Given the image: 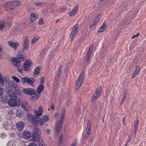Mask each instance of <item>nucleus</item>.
<instances>
[{"mask_svg":"<svg viewBox=\"0 0 146 146\" xmlns=\"http://www.w3.org/2000/svg\"><path fill=\"white\" fill-rule=\"evenodd\" d=\"M44 87L43 85H40L36 89V92L34 94L35 96H33L32 99L34 100H37L40 96V93L42 92Z\"/></svg>","mask_w":146,"mask_h":146,"instance_id":"f257e3e1","label":"nucleus"},{"mask_svg":"<svg viewBox=\"0 0 146 146\" xmlns=\"http://www.w3.org/2000/svg\"><path fill=\"white\" fill-rule=\"evenodd\" d=\"M33 63L30 60H26L25 62L24 65L23 66V70L25 71H29L31 70V67Z\"/></svg>","mask_w":146,"mask_h":146,"instance_id":"f03ea898","label":"nucleus"},{"mask_svg":"<svg viewBox=\"0 0 146 146\" xmlns=\"http://www.w3.org/2000/svg\"><path fill=\"white\" fill-rule=\"evenodd\" d=\"M19 102H20V100L17 97L16 99L13 98L10 99L9 101L8 104L10 106L14 107L17 106Z\"/></svg>","mask_w":146,"mask_h":146,"instance_id":"7ed1b4c3","label":"nucleus"},{"mask_svg":"<svg viewBox=\"0 0 146 146\" xmlns=\"http://www.w3.org/2000/svg\"><path fill=\"white\" fill-rule=\"evenodd\" d=\"M78 24H76L73 27L72 30L70 35L71 41H72L73 40L74 37L76 35L77 32L78 28Z\"/></svg>","mask_w":146,"mask_h":146,"instance_id":"20e7f679","label":"nucleus"},{"mask_svg":"<svg viewBox=\"0 0 146 146\" xmlns=\"http://www.w3.org/2000/svg\"><path fill=\"white\" fill-rule=\"evenodd\" d=\"M63 121H61V120L58 121L56 123V125L55 127V133L58 134L59 131L61 129L63 124Z\"/></svg>","mask_w":146,"mask_h":146,"instance_id":"39448f33","label":"nucleus"},{"mask_svg":"<svg viewBox=\"0 0 146 146\" xmlns=\"http://www.w3.org/2000/svg\"><path fill=\"white\" fill-rule=\"evenodd\" d=\"M91 122L90 120L88 121L87 123V127L86 129L87 133L84 135L85 137L87 139L89 137L91 134Z\"/></svg>","mask_w":146,"mask_h":146,"instance_id":"423d86ee","label":"nucleus"},{"mask_svg":"<svg viewBox=\"0 0 146 146\" xmlns=\"http://www.w3.org/2000/svg\"><path fill=\"white\" fill-rule=\"evenodd\" d=\"M84 73L82 72L78 80L77 81L76 86L77 88H79L81 86L82 83L84 80Z\"/></svg>","mask_w":146,"mask_h":146,"instance_id":"0eeeda50","label":"nucleus"},{"mask_svg":"<svg viewBox=\"0 0 146 146\" xmlns=\"http://www.w3.org/2000/svg\"><path fill=\"white\" fill-rule=\"evenodd\" d=\"M22 107L24 109L27 111H29L31 110V108L29 104L26 101H23L22 103Z\"/></svg>","mask_w":146,"mask_h":146,"instance_id":"6e6552de","label":"nucleus"},{"mask_svg":"<svg viewBox=\"0 0 146 146\" xmlns=\"http://www.w3.org/2000/svg\"><path fill=\"white\" fill-rule=\"evenodd\" d=\"M23 91L24 93L28 95H33V96H35V90L31 88L24 89H23Z\"/></svg>","mask_w":146,"mask_h":146,"instance_id":"1a4fd4ad","label":"nucleus"},{"mask_svg":"<svg viewBox=\"0 0 146 146\" xmlns=\"http://www.w3.org/2000/svg\"><path fill=\"white\" fill-rule=\"evenodd\" d=\"M49 120V116L48 115H44L39 120L38 123L40 126L43 125L45 122Z\"/></svg>","mask_w":146,"mask_h":146,"instance_id":"9d476101","label":"nucleus"},{"mask_svg":"<svg viewBox=\"0 0 146 146\" xmlns=\"http://www.w3.org/2000/svg\"><path fill=\"white\" fill-rule=\"evenodd\" d=\"M29 39L28 36H26L25 37L24 41L23 44V49L24 51L27 50L29 48Z\"/></svg>","mask_w":146,"mask_h":146,"instance_id":"9b49d317","label":"nucleus"},{"mask_svg":"<svg viewBox=\"0 0 146 146\" xmlns=\"http://www.w3.org/2000/svg\"><path fill=\"white\" fill-rule=\"evenodd\" d=\"M8 44L10 47L13 48L15 50L17 49L19 45L18 42H13L12 41H9L8 42Z\"/></svg>","mask_w":146,"mask_h":146,"instance_id":"f8f14e48","label":"nucleus"},{"mask_svg":"<svg viewBox=\"0 0 146 146\" xmlns=\"http://www.w3.org/2000/svg\"><path fill=\"white\" fill-rule=\"evenodd\" d=\"M11 61L13 64L17 67H19L21 65L20 61L16 57L12 58Z\"/></svg>","mask_w":146,"mask_h":146,"instance_id":"ddd939ff","label":"nucleus"},{"mask_svg":"<svg viewBox=\"0 0 146 146\" xmlns=\"http://www.w3.org/2000/svg\"><path fill=\"white\" fill-rule=\"evenodd\" d=\"M43 112V110L42 106L39 107L38 111L36 110H34V113L35 116L38 117L42 115Z\"/></svg>","mask_w":146,"mask_h":146,"instance_id":"4468645a","label":"nucleus"},{"mask_svg":"<svg viewBox=\"0 0 146 146\" xmlns=\"http://www.w3.org/2000/svg\"><path fill=\"white\" fill-rule=\"evenodd\" d=\"M140 67L139 66H137L135 67V70L132 74V78H135L138 75L140 71Z\"/></svg>","mask_w":146,"mask_h":146,"instance_id":"2eb2a0df","label":"nucleus"},{"mask_svg":"<svg viewBox=\"0 0 146 146\" xmlns=\"http://www.w3.org/2000/svg\"><path fill=\"white\" fill-rule=\"evenodd\" d=\"M40 138V135H38L34 133L32 134L31 141L33 142H36L39 141Z\"/></svg>","mask_w":146,"mask_h":146,"instance_id":"dca6fc26","label":"nucleus"},{"mask_svg":"<svg viewBox=\"0 0 146 146\" xmlns=\"http://www.w3.org/2000/svg\"><path fill=\"white\" fill-rule=\"evenodd\" d=\"M8 96L12 98L17 99V95L15 92L11 90H9L8 91Z\"/></svg>","mask_w":146,"mask_h":146,"instance_id":"f3484780","label":"nucleus"},{"mask_svg":"<svg viewBox=\"0 0 146 146\" xmlns=\"http://www.w3.org/2000/svg\"><path fill=\"white\" fill-rule=\"evenodd\" d=\"M18 59L20 61H23L26 59V56L24 55V54L22 53L21 52H19L17 55Z\"/></svg>","mask_w":146,"mask_h":146,"instance_id":"a211bd4d","label":"nucleus"},{"mask_svg":"<svg viewBox=\"0 0 146 146\" xmlns=\"http://www.w3.org/2000/svg\"><path fill=\"white\" fill-rule=\"evenodd\" d=\"M25 126V124L22 121L18 122L17 125V127L18 130L21 131L23 129Z\"/></svg>","mask_w":146,"mask_h":146,"instance_id":"6ab92c4d","label":"nucleus"},{"mask_svg":"<svg viewBox=\"0 0 146 146\" xmlns=\"http://www.w3.org/2000/svg\"><path fill=\"white\" fill-rule=\"evenodd\" d=\"M66 113V110L65 108H62V112L60 117V120L61 121H64V117Z\"/></svg>","mask_w":146,"mask_h":146,"instance_id":"aec40b11","label":"nucleus"},{"mask_svg":"<svg viewBox=\"0 0 146 146\" xmlns=\"http://www.w3.org/2000/svg\"><path fill=\"white\" fill-rule=\"evenodd\" d=\"M23 137L26 139H29L31 136V133L29 131H25L22 134Z\"/></svg>","mask_w":146,"mask_h":146,"instance_id":"412c9836","label":"nucleus"},{"mask_svg":"<svg viewBox=\"0 0 146 146\" xmlns=\"http://www.w3.org/2000/svg\"><path fill=\"white\" fill-rule=\"evenodd\" d=\"M23 79L25 82L30 84L32 86H33L35 85L34 82L31 79L27 77H25Z\"/></svg>","mask_w":146,"mask_h":146,"instance_id":"4be33fe9","label":"nucleus"},{"mask_svg":"<svg viewBox=\"0 0 146 146\" xmlns=\"http://www.w3.org/2000/svg\"><path fill=\"white\" fill-rule=\"evenodd\" d=\"M78 6L76 5L73 9L72 11L69 14V15L70 16H74L76 14L78 9Z\"/></svg>","mask_w":146,"mask_h":146,"instance_id":"5701e85b","label":"nucleus"},{"mask_svg":"<svg viewBox=\"0 0 146 146\" xmlns=\"http://www.w3.org/2000/svg\"><path fill=\"white\" fill-rule=\"evenodd\" d=\"M38 17V15L36 13H33L31 14L30 16V20L33 21L36 20Z\"/></svg>","mask_w":146,"mask_h":146,"instance_id":"b1692460","label":"nucleus"},{"mask_svg":"<svg viewBox=\"0 0 146 146\" xmlns=\"http://www.w3.org/2000/svg\"><path fill=\"white\" fill-rule=\"evenodd\" d=\"M66 8L58 9L56 10L55 13H56V15H59L62 13V12L66 11Z\"/></svg>","mask_w":146,"mask_h":146,"instance_id":"393cba45","label":"nucleus"},{"mask_svg":"<svg viewBox=\"0 0 146 146\" xmlns=\"http://www.w3.org/2000/svg\"><path fill=\"white\" fill-rule=\"evenodd\" d=\"M28 117L29 118V121L30 122L33 123L35 121V116L31 114H29L28 115Z\"/></svg>","mask_w":146,"mask_h":146,"instance_id":"a878e982","label":"nucleus"},{"mask_svg":"<svg viewBox=\"0 0 146 146\" xmlns=\"http://www.w3.org/2000/svg\"><path fill=\"white\" fill-rule=\"evenodd\" d=\"M106 29V24L104 23L102 26L98 30V33L103 32Z\"/></svg>","mask_w":146,"mask_h":146,"instance_id":"bb28decb","label":"nucleus"},{"mask_svg":"<svg viewBox=\"0 0 146 146\" xmlns=\"http://www.w3.org/2000/svg\"><path fill=\"white\" fill-rule=\"evenodd\" d=\"M14 90L15 93L18 95L21 96L22 94L21 90L17 87H14Z\"/></svg>","mask_w":146,"mask_h":146,"instance_id":"cd10ccee","label":"nucleus"},{"mask_svg":"<svg viewBox=\"0 0 146 146\" xmlns=\"http://www.w3.org/2000/svg\"><path fill=\"white\" fill-rule=\"evenodd\" d=\"M139 123V121L137 119L134 122V127L135 129V135L136 132L137 130V129L138 127V125Z\"/></svg>","mask_w":146,"mask_h":146,"instance_id":"c85d7f7f","label":"nucleus"},{"mask_svg":"<svg viewBox=\"0 0 146 146\" xmlns=\"http://www.w3.org/2000/svg\"><path fill=\"white\" fill-rule=\"evenodd\" d=\"M102 88L101 86L98 87L96 90V95L100 96L101 94Z\"/></svg>","mask_w":146,"mask_h":146,"instance_id":"c756f323","label":"nucleus"},{"mask_svg":"<svg viewBox=\"0 0 146 146\" xmlns=\"http://www.w3.org/2000/svg\"><path fill=\"white\" fill-rule=\"evenodd\" d=\"M23 112L20 109L17 110L16 113L17 115L20 117H21L23 116Z\"/></svg>","mask_w":146,"mask_h":146,"instance_id":"7c9ffc66","label":"nucleus"},{"mask_svg":"<svg viewBox=\"0 0 146 146\" xmlns=\"http://www.w3.org/2000/svg\"><path fill=\"white\" fill-rule=\"evenodd\" d=\"M41 133V131L38 128H36L34 130L33 133L38 135H40Z\"/></svg>","mask_w":146,"mask_h":146,"instance_id":"2f4dec72","label":"nucleus"},{"mask_svg":"<svg viewBox=\"0 0 146 146\" xmlns=\"http://www.w3.org/2000/svg\"><path fill=\"white\" fill-rule=\"evenodd\" d=\"M16 142L14 141H11L7 143V146H16Z\"/></svg>","mask_w":146,"mask_h":146,"instance_id":"473e14b6","label":"nucleus"},{"mask_svg":"<svg viewBox=\"0 0 146 146\" xmlns=\"http://www.w3.org/2000/svg\"><path fill=\"white\" fill-rule=\"evenodd\" d=\"M45 5V3H42L40 2H36L35 3V5L36 7L43 6Z\"/></svg>","mask_w":146,"mask_h":146,"instance_id":"72a5a7b5","label":"nucleus"},{"mask_svg":"<svg viewBox=\"0 0 146 146\" xmlns=\"http://www.w3.org/2000/svg\"><path fill=\"white\" fill-rule=\"evenodd\" d=\"M40 70V69L39 67L37 66L35 69V71L34 72V74L36 75L39 74Z\"/></svg>","mask_w":146,"mask_h":146,"instance_id":"f704fd0d","label":"nucleus"},{"mask_svg":"<svg viewBox=\"0 0 146 146\" xmlns=\"http://www.w3.org/2000/svg\"><path fill=\"white\" fill-rule=\"evenodd\" d=\"M39 39L38 36L35 37L33 39L31 42V44L33 45L34 43L36 42Z\"/></svg>","mask_w":146,"mask_h":146,"instance_id":"c9c22d12","label":"nucleus"},{"mask_svg":"<svg viewBox=\"0 0 146 146\" xmlns=\"http://www.w3.org/2000/svg\"><path fill=\"white\" fill-rule=\"evenodd\" d=\"M12 1V5L17 6L20 4V2L18 1Z\"/></svg>","mask_w":146,"mask_h":146,"instance_id":"e433bc0d","label":"nucleus"},{"mask_svg":"<svg viewBox=\"0 0 146 146\" xmlns=\"http://www.w3.org/2000/svg\"><path fill=\"white\" fill-rule=\"evenodd\" d=\"M100 96L96 95H94L93 96L92 98V101H94L95 100H96Z\"/></svg>","mask_w":146,"mask_h":146,"instance_id":"4c0bfd02","label":"nucleus"},{"mask_svg":"<svg viewBox=\"0 0 146 146\" xmlns=\"http://www.w3.org/2000/svg\"><path fill=\"white\" fill-rule=\"evenodd\" d=\"M12 78L17 83H19V79L18 78L14 76H12Z\"/></svg>","mask_w":146,"mask_h":146,"instance_id":"58836bf2","label":"nucleus"},{"mask_svg":"<svg viewBox=\"0 0 146 146\" xmlns=\"http://www.w3.org/2000/svg\"><path fill=\"white\" fill-rule=\"evenodd\" d=\"M5 25L3 21L0 22V30H2Z\"/></svg>","mask_w":146,"mask_h":146,"instance_id":"ea45409f","label":"nucleus"},{"mask_svg":"<svg viewBox=\"0 0 146 146\" xmlns=\"http://www.w3.org/2000/svg\"><path fill=\"white\" fill-rule=\"evenodd\" d=\"M4 128L6 130H7L9 127V125L7 123H5L3 125Z\"/></svg>","mask_w":146,"mask_h":146,"instance_id":"a19ab883","label":"nucleus"},{"mask_svg":"<svg viewBox=\"0 0 146 146\" xmlns=\"http://www.w3.org/2000/svg\"><path fill=\"white\" fill-rule=\"evenodd\" d=\"M4 82L3 79V78L0 72V83H1L2 84H4Z\"/></svg>","mask_w":146,"mask_h":146,"instance_id":"79ce46f5","label":"nucleus"},{"mask_svg":"<svg viewBox=\"0 0 146 146\" xmlns=\"http://www.w3.org/2000/svg\"><path fill=\"white\" fill-rule=\"evenodd\" d=\"M44 23V22L43 19L42 18H40L38 21V24L40 25H43Z\"/></svg>","mask_w":146,"mask_h":146,"instance_id":"37998d69","label":"nucleus"},{"mask_svg":"<svg viewBox=\"0 0 146 146\" xmlns=\"http://www.w3.org/2000/svg\"><path fill=\"white\" fill-rule=\"evenodd\" d=\"M7 136V135L6 134H5L4 133H2L0 134V137L1 139H3L5 138Z\"/></svg>","mask_w":146,"mask_h":146,"instance_id":"c03bdc74","label":"nucleus"},{"mask_svg":"<svg viewBox=\"0 0 146 146\" xmlns=\"http://www.w3.org/2000/svg\"><path fill=\"white\" fill-rule=\"evenodd\" d=\"M11 5H12V1L9 2L5 4V6L6 7L11 6Z\"/></svg>","mask_w":146,"mask_h":146,"instance_id":"a18cd8bd","label":"nucleus"},{"mask_svg":"<svg viewBox=\"0 0 146 146\" xmlns=\"http://www.w3.org/2000/svg\"><path fill=\"white\" fill-rule=\"evenodd\" d=\"M45 78L44 77H42L41 78V80L40 82V84L42 85L43 84L44 82Z\"/></svg>","mask_w":146,"mask_h":146,"instance_id":"49530a36","label":"nucleus"},{"mask_svg":"<svg viewBox=\"0 0 146 146\" xmlns=\"http://www.w3.org/2000/svg\"><path fill=\"white\" fill-rule=\"evenodd\" d=\"M77 143V140L75 139V140L72 144L71 146H75Z\"/></svg>","mask_w":146,"mask_h":146,"instance_id":"de8ad7c7","label":"nucleus"},{"mask_svg":"<svg viewBox=\"0 0 146 146\" xmlns=\"http://www.w3.org/2000/svg\"><path fill=\"white\" fill-rule=\"evenodd\" d=\"M3 94V88L0 87V96H2Z\"/></svg>","mask_w":146,"mask_h":146,"instance_id":"09e8293b","label":"nucleus"},{"mask_svg":"<svg viewBox=\"0 0 146 146\" xmlns=\"http://www.w3.org/2000/svg\"><path fill=\"white\" fill-rule=\"evenodd\" d=\"M92 47H90L88 51V55H91V52L92 51Z\"/></svg>","mask_w":146,"mask_h":146,"instance_id":"8fccbe9b","label":"nucleus"},{"mask_svg":"<svg viewBox=\"0 0 146 146\" xmlns=\"http://www.w3.org/2000/svg\"><path fill=\"white\" fill-rule=\"evenodd\" d=\"M8 113L9 115H13L15 114V113L13 112V111L11 110H9L8 111Z\"/></svg>","mask_w":146,"mask_h":146,"instance_id":"3c124183","label":"nucleus"},{"mask_svg":"<svg viewBox=\"0 0 146 146\" xmlns=\"http://www.w3.org/2000/svg\"><path fill=\"white\" fill-rule=\"evenodd\" d=\"M62 69V67L61 66H60L59 68L58 73L59 74H61V70Z\"/></svg>","mask_w":146,"mask_h":146,"instance_id":"603ef678","label":"nucleus"},{"mask_svg":"<svg viewBox=\"0 0 146 146\" xmlns=\"http://www.w3.org/2000/svg\"><path fill=\"white\" fill-rule=\"evenodd\" d=\"M91 55L87 54V62H89L90 60V57Z\"/></svg>","mask_w":146,"mask_h":146,"instance_id":"864d4df0","label":"nucleus"},{"mask_svg":"<svg viewBox=\"0 0 146 146\" xmlns=\"http://www.w3.org/2000/svg\"><path fill=\"white\" fill-rule=\"evenodd\" d=\"M28 146H37V145L34 143H31L29 144Z\"/></svg>","mask_w":146,"mask_h":146,"instance_id":"5fc2aeb1","label":"nucleus"},{"mask_svg":"<svg viewBox=\"0 0 146 146\" xmlns=\"http://www.w3.org/2000/svg\"><path fill=\"white\" fill-rule=\"evenodd\" d=\"M39 146H46V144L43 142H42L39 144Z\"/></svg>","mask_w":146,"mask_h":146,"instance_id":"6e6d98bb","label":"nucleus"},{"mask_svg":"<svg viewBox=\"0 0 146 146\" xmlns=\"http://www.w3.org/2000/svg\"><path fill=\"white\" fill-rule=\"evenodd\" d=\"M99 18V17H97L96 18L94 21L97 23L98 21Z\"/></svg>","mask_w":146,"mask_h":146,"instance_id":"4d7b16f0","label":"nucleus"},{"mask_svg":"<svg viewBox=\"0 0 146 146\" xmlns=\"http://www.w3.org/2000/svg\"><path fill=\"white\" fill-rule=\"evenodd\" d=\"M122 122H123V124L124 125H125V117H124L123 118V120H122Z\"/></svg>","mask_w":146,"mask_h":146,"instance_id":"13d9d810","label":"nucleus"},{"mask_svg":"<svg viewBox=\"0 0 146 146\" xmlns=\"http://www.w3.org/2000/svg\"><path fill=\"white\" fill-rule=\"evenodd\" d=\"M139 33H138L136 35H134L132 37V38H133L135 37H137L139 36Z\"/></svg>","mask_w":146,"mask_h":146,"instance_id":"bf43d9fd","label":"nucleus"},{"mask_svg":"<svg viewBox=\"0 0 146 146\" xmlns=\"http://www.w3.org/2000/svg\"><path fill=\"white\" fill-rule=\"evenodd\" d=\"M54 108H55V107H54V105L53 104H52L50 106L51 109L52 110H54Z\"/></svg>","mask_w":146,"mask_h":146,"instance_id":"052dcab7","label":"nucleus"},{"mask_svg":"<svg viewBox=\"0 0 146 146\" xmlns=\"http://www.w3.org/2000/svg\"><path fill=\"white\" fill-rule=\"evenodd\" d=\"M59 116V114L58 113H55L54 116V117L55 118H58V117Z\"/></svg>","mask_w":146,"mask_h":146,"instance_id":"680f3d73","label":"nucleus"},{"mask_svg":"<svg viewBox=\"0 0 146 146\" xmlns=\"http://www.w3.org/2000/svg\"><path fill=\"white\" fill-rule=\"evenodd\" d=\"M17 70L20 72V73H22V70L20 68H17Z\"/></svg>","mask_w":146,"mask_h":146,"instance_id":"e2e57ef3","label":"nucleus"},{"mask_svg":"<svg viewBox=\"0 0 146 146\" xmlns=\"http://www.w3.org/2000/svg\"><path fill=\"white\" fill-rule=\"evenodd\" d=\"M63 136V134H60L59 138L62 139Z\"/></svg>","mask_w":146,"mask_h":146,"instance_id":"0e129e2a","label":"nucleus"},{"mask_svg":"<svg viewBox=\"0 0 146 146\" xmlns=\"http://www.w3.org/2000/svg\"><path fill=\"white\" fill-rule=\"evenodd\" d=\"M2 49H3V48H2V46L0 44V51L1 52L2 51Z\"/></svg>","mask_w":146,"mask_h":146,"instance_id":"69168bd1","label":"nucleus"},{"mask_svg":"<svg viewBox=\"0 0 146 146\" xmlns=\"http://www.w3.org/2000/svg\"><path fill=\"white\" fill-rule=\"evenodd\" d=\"M62 141V139L59 138V143H61Z\"/></svg>","mask_w":146,"mask_h":146,"instance_id":"338daca9","label":"nucleus"},{"mask_svg":"<svg viewBox=\"0 0 146 146\" xmlns=\"http://www.w3.org/2000/svg\"><path fill=\"white\" fill-rule=\"evenodd\" d=\"M94 26H95L93 24H92L91 25H90V29H91L93 27H94Z\"/></svg>","mask_w":146,"mask_h":146,"instance_id":"774afa93","label":"nucleus"}]
</instances>
